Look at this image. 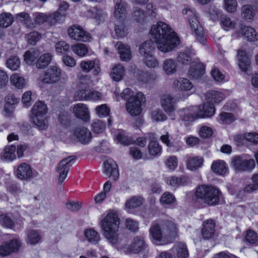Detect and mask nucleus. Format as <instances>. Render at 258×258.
I'll use <instances>...</instances> for the list:
<instances>
[{
    "mask_svg": "<svg viewBox=\"0 0 258 258\" xmlns=\"http://www.w3.org/2000/svg\"><path fill=\"white\" fill-rule=\"evenodd\" d=\"M203 159L199 157H190L186 162V167L191 171H195L202 167Z\"/></svg>",
    "mask_w": 258,
    "mask_h": 258,
    "instance_id": "obj_35",
    "label": "nucleus"
},
{
    "mask_svg": "<svg viewBox=\"0 0 258 258\" xmlns=\"http://www.w3.org/2000/svg\"><path fill=\"white\" fill-rule=\"evenodd\" d=\"M192 56L189 52H180L177 56V61L181 64L187 65L191 61Z\"/></svg>",
    "mask_w": 258,
    "mask_h": 258,
    "instance_id": "obj_47",
    "label": "nucleus"
},
{
    "mask_svg": "<svg viewBox=\"0 0 258 258\" xmlns=\"http://www.w3.org/2000/svg\"><path fill=\"white\" fill-rule=\"evenodd\" d=\"M175 251L178 258H187L188 253L185 245L181 242L176 243L171 249Z\"/></svg>",
    "mask_w": 258,
    "mask_h": 258,
    "instance_id": "obj_40",
    "label": "nucleus"
},
{
    "mask_svg": "<svg viewBox=\"0 0 258 258\" xmlns=\"http://www.w3.org/2000/svg\"><path fill=\"white\" fill-rule=\"evenodd\" d=\"M114 31L116 36L119 38H123L128 34V30L124 25L123 21L119 20L115 23Z\"/></svg>",
    "mask_w": 258,
    "mask_h": 258,
    "instance_id": "obj_42",
    "label": "nucleus"
},
{
    "mask_svg": "<svg viewBox=\"0 0 258 258\" xmlns=\"http://www.w3.org/2000/svg\"><path fill=\"white\" fill-rule=\"evenodd\" d=\"M204 73V66L203 63L194 61L188 71V74L194 79H198Z\"/></svg>",
    "mask_w": 258,
    "mask_h": 258,
    "instance_id": "obj_28",
    "label": "nucleus"
},
{
    "mask_svg": "<svg viewBox=\"0 0 258 258\" xmlns=\"http://www.w3.org/2000/svg\"><path fill=\"white\" fill-rule=\"evenodd\" d=\"M213 134L212 129L209 126H203L199 131V135L203 138H208L211 136Z\"/></svg>",
    "mask_w": 258,
    "mask_h": 258,
    "instance_id": "obj_63",
    "label": "nucleus"
},
{
    "mask_svg": "<svg viewBox=\"0 0 258 258\" xmlns=\"http://www.w3.org/2000/svg\"><path fill=\"white\" fill-rule=\"evenodd\" d=\"M155 49L154 43L152 40H148L142 43L139 48L140 53L144 56L152 54Z\"/></svg>",
    "mask_w": 258,
    "mask_h": 258,
    "instance_id": "obj_36",
    "label": "nucleus"
},
{
    "mask_svg": "<svg viewBox=\"0 0 258 258\" xmlns=\"http://www.w3.org/2000/svg\"><path fill=\"white\" fill-rule=\"evenodd\" d=\"M89 90L87 86H84V88L80 89L77 90L74 95V98L76 101L78 100H88Z\"/></svg>",
    "mask_w": 258,
    "mask_h": 258,
    "instance_id": "obj_48",
    "label": "nucleus"
},
{
    "mask_svg": "<svg viewBox=\"0 0 258 258\" xmlns=\"http://www.w3.org/2000/svg\"><path fill=\"white\" fill-rule=\"evenodd\" d=\"M163 70L167 75H171L177 71V64L172 58L166 59L162 64Z\"/></svg>",
    "mask_w": 258,
    "mask_h": 258,
    "instance_id": "obj_30",
    "label": "nucleus"
},
{
    "mask_svg": "<svg viewBox=\"0 0 258 258\" xmlns=\"http://www.w3.org/2000/svg\"><path fill=\"white\" fill-rule=\"evenodd\" d=\"M225 8L230 13L234 12L236 10L237 2L236 0H224Z\"/></svg>",
    "mask_w": 258,
    "mask_h": 258,
    "instance_id": "obj_59",
    "label": "nucleus"
},
{
    "mask_svg": "<svg viewBox=\"0 0 258 258\" xmlns=\"http://www.w3.org/2000/svg\"><path fill=\"white\" fill-rule=\"evenodd\" d=\"M162 226L161 221H154L151 224L149 229L152 241L156 245H164L166 243L164 239V238L166 237L165 236Z\"/></svg>",
    "mask_w": 258,
    "mask_h": 258,
    "instance_id": "obj_11",
    "label": "nucleus"
},
{
    "mask_svg": "<svg viewBox=\"0 0 258 258\" xmlns=\"http://www.w3.org/2000/svg\"><path fill=\"white\" fill-rule=\"evenodd\" d=\"M74 112L76 116L86 121L90 119L89 112L87 106L82 103H78L74 106Z\"/></svg>",
    "mask_w": 258,
    "mask_h": 258,
    "instance_id": "obj_26",
    "label": "nucleus"
},
{
    "mask_svg": "<svg viewBox=\"0 0 258 258\" xmlns=\"http://www.w3.org/2000/svg\"><path fill=\"white\" fill-rule=\"evenodd\" d=\"M183 15L188 16V21L191 29L194 31L197 40L204 44L206 38L204 35L203 29L198 19L197 14L194 10L186 9L182 11Z\"/></svg>",
    "mask_w": 258,
    "mask_h": 258,
    "instance_id": "obj_6",
    "label": "nucleus"
},
{
    "mask_svg": "<svg viewBox=\"0 0 258 258\" xmlns=\"http://www.w3.org/2000/svg\"><path fill=\"white\" fill-rule=\"evenodd\" d=\"M255 161L249 159L247 155H237L233 157L231 161V166L236 171H250L255 167Z\"/></svg>",
    "mask_w": 258,
    "mask_h": 258,
    "instance_id": "obj_8",
    "label": "nucleus"
},
{
    "mask_svg": "<svg viewBox=\"0 0 258 258\" xmlns=\"http://www.w3.org/2000/svg\"><path fill=\"white\" fill-rule=\"evenodd\" d=\"M116 139L119 143L123 145H128L132 142L131 139L122 133H119L117 135Z\"/></svg>",
    "mask_w": 258,
    "mask_h": 258,
    "instance_id": "obj_64",
    "label": "nucleus"
},
{
    "mask_svg": "<svg viewBox=\"0 0 258 258\" xmlns=\"http://www.w3.org/2000/svg\"><path fill=\"white\" fill-rule=\"evenodd\" d=\"M6 66L12 71L17 70L20 66V60L18 56H11L6 61Z\"/></svg>",
    "mask_w": 258,
    "mask_h": 258,
    "instance_id": "obj_46",
    "label": "nucleus"
},
{
    "mask_svg": "<svg viewBox=\"0 0 258 258\" xmlns=\"http://www.w3.org/2000/svg\"><path fill=\"white\" fill-rule=\"evenodd\" d=\"M237 34L238 37L243 36L249 41H255L258 40L257 33L253 28L250 26H242L237 30Z\"/></svg>",
    "mask_w": 258,
    "mask_h": 258,
    "instance_id": "obj_19",
    "label": "nucleus"
},
{
    "mask_svg": "<svg viewBox=\"0 0 258 258\" xmlns=\"http://www.w3.org/2000/svg\"><path fill=\"white\" fill-rule=\"evenodd\" d=\"M14 21V18L11 14L3 13L0 14V27L7 28L11 25Z\"/></svg>",
    "mask_w": 258,
    "mask_h": 258,
    "instance_id": "obj_44",
    "label": "nucleus"
},
{
    "mask_svg": "<svg viewBox=\"0 0 258 258\" xmlns=\"http://www.w3.org/2000/svg\"><path fill=\"white\" fill-rule=\"evenodd\" d=\"M119 219L114 212L109 213L100 221L103 234L112 245L117 246L120 242L118 230Z\"/></svg>",
    "mask_w": 258,
    "mask_h": 258,
    "instance_id": "obj_2",
    "label": "nucleus"
},
{
    "mask_svg": "<svg viewBox=\"0 0 258 258\" xmlns=\"http://www.w3.org/2000/svg\"><path fill=\"white\" fill-rule=\"evenodd\" d=\"M89 12L92 14V17L95 19H100L104 15H105V12L102 9H99L97 7H95L89 10Z\"/></svg>",
    "mask_w": 258,
    "mask_h": 258,
    "instance_id": "obj_62",
    "label": "nucleus"
},
{
    "mask_svg": "<svg viewBox=\"0 0 258 258\" xmlns=\"http://www.w3.org/2000/svg\"><path fill=\"white\" fill-rule=\"evenodd\" d=\"M52 58V55L50 53H45L42 54L36 62L37 68L41 69L45 68L51 62Z\"/></svg>",
    "mask_w": 258,
    "mask_h": 258,
    "instance_id": "obj_39",
    "label": "nucleus"
},
{
    "mask_svg": "<svg viewBox=\"0 0 258 258\" xmlns=\"http://www.w3.org/2000/svg\"><path fill=\"white\" fill-rule=\"evenodd\" d=\"M241 15L246 20H251L253 17L252 7L249 5L243 6L241 9Z\"/></svg>",
    "mask_w": 258,
    "mask_h": 258,
    "instance_id": "obj_54",
    "label": "nucleus"
},
{
    "mask_svg": "<svg viewBox=\"0 0 258 258\" xmlns=\"http://www.w3.org/2000/svg\"><path fill=\"white\" fill-rule=\"evenodd\" d=\"M175 201L174 196L169 192H164L160 199V202L162 205H171Z\"/></svg>",
    "mask_w": 258,
    "mask_h": 258,
    "instance_id": "obj_52",
    "label": "nucleus"
},
{
    "mask_svg": "<svg viewBox=\"0 0 258 258\" xmlns=\"http://www.w3.org/2000/svg\"><path fill=\"white\" fill-rule=\"evenodd\" d=\"M221 24L225 30L234 28L235 23L231 19L227 16H223L221 17Z\"/></svg>",
    "mask_w": 258,
    "mask_h": 258,
    "instance_id": "obj_57",
    "label": "nucleus"
},
{
    "mask_svg": "<svg viewBox=\"0 0 258 258\" xmlns=\"http://www.w3.org/2000/svg\"><path fill=\"white\" fill-rule=\"evenodd\" d=\"M122 61H128L131 59L132 53L130 46L121 42H118L115 45Z\"/></svg>",
    "mask_w": 258,
    "mask_h": 258,
    "instance_id": "obj_23",
    "label": "nucleus"
},
{
    "mask_svg": "<svg viewBox=\"0 0 258 258\" xmlns=\"http://www.w3.org/2000/svg\"><path fill=\"white\" fill-rule=\"evenodd\" d=\"M84 234L87 240L91 243L96 244L100 240V234L93 229L85 230Z\"/></svg>",
    "mask_w": 258,
    "mask_h": 258,
    "instance_id": "obj_38",
    "label": "nucleus"
},
{
    "mask_svg": "<svg viewBox=\"0 0 258 258\" xmlns=\"http://www.w3.org/2000/svg\"><path fill=\"white\" fill-rule=\"evenodd\" d=\"M162 228L166 237L174 238L177 234L178 225L174 220L161 221Z\"/></svg>",
    "mask_w": 258,
    "mask_h": 258,
    "instance_id": "obj_16",
    "label": "nucleus"
},
{
    "mask_svg": "<svg viewBox=\"0 0 258 258\" xmlns=\"http://www.w3.org/2000/svg\"><path fill=\"white\" fill-rule=\"evenodd\" d=\"M17 177L21 180H26L32 176V169L29 165L27 163L20 164L16 172Z\"/></svg>",
    "mask_w": 258,
    "mask_h": 258,
    "instance_id": "obj_25",
    "label": "nucleus"
},
{
    "mask_svg": "<svg viewBox=\"0 0 258 258\" xmlns=\"http://www.w3.org/2000/svg\"><path fill=\"white\" fill-rule=\"evenodd\" d=\"M92 130L96 134L103 132L105 129V123L99 119L95 120L92 124Z\"/></svg>",
    "mask_w": 258,
    "mask_h": 258,
    "instance_id": "obj_56",
    "label": "nucleus"
},
{
    "mask_svg": "<svg viewBox=\"0 0 258 258\" xmlns=\"http://www.w3.org/2000/svg\"><path fill=\"white\" fill-rule=\"evenodd\" d=\"M225 98L224 94L219 91L211 90L206 95V99L210 104H218Z\"/></svg>",
    "mask_w": 258,
    "mask_h": 258,
    "instance_id": "obj_29",
    "label": "nucleus"
},
{
    "mask_svg": "<svg viewBox=\"0 0 258 258\" xmlns=\"http://www.w3.org/2000/svg\"><path fill=\"white\" fill-rule=\"evenodd\" d=\"M125 74V69L121 64L115 65L112 69L110 73V77L112 80L115 81L121 80Z\"/></svg>",
    "mask_w": 258,
    "mask_h": 258,
    "instance_id": "obj_33",
    "label": "nucleus"
},
{
    "mask_svg": "<svg viewBox=\"0 0 258 258\" xmlns=\"http://www.w3.org/2000/svg\"><path fill=\"white\" fill-rule=\"evenodd\" d=\"M145 102V97L141 92L136 94L135 98H132L127 101L126 108L127 112L133 116H137L140 114L142 111L141 104Z\"/></svg>",
    "mask_w": 258,
    "mask_h": 258,
    "instance_id": "obj_12",
    "label": "nucleus"
},
{
    "mask_svg": "<svg viewBox=\"0 0 258 258\" xmlns=\"http://www.w3.org/2000/svg\"><path fill=\"white\" fill-rule=\"evenodd\" d=\"M215 233V222L212 219L204 221L203 223V228L201 235L204 239L209 240L212 238Z\"/></svg>",
    "mask_w": 258,
    "mask_h": 258,
    "instance_id": "obj_17",
    "label": "nucleus"
},
{
    "mask_svg": "<svg viewBox=\"0 0 258 258\" xmlns=\"http://www.w3.org/2000/svg\"><path fill=\"white\" fill-rule=\"evenodd\" d=\"M150 34L157 44V48L163 52L173 50L180 43L176 33L166 23L158 22L150 30Z\"/></svg>",
    "mask_w": 258,
    "mask_h": 258,
    "instance_id": "obj_1",
    "label": "nucleus"
},
{
    "mask_svg": "<svg viewBox=\"0 0 258 258\" xmlns=\"http://www.w3.org/2000/svg\"><path fill=\"white\" fill-rule=\"evenodd\" d=\"M62 71L57 66H50L47 69L40 77V81L45 84H54L59 82L61 79L67 80V77H61Z\"/></svg>",
    "mask_w": 258,
    "mask_h": 258,
    "instance_id": "obj_7",
    "label": "nucleus"
},
{
    "mask_svg": "<svg viewBox=\"0 0 258 258\" xmlns=\"http://www.w3.org/2000/svg\"><path fill=\"white\" fill-rule=\"evenodd\" d=\"M126 3L120 1L114 7V16L118 20L123 21L126 15Z\"/></svg>",
    "mask_w": 258,
    "mask_h": 258,
    "instance_id": "obj_32",
    "label": "nucleus"
},
{
    "mask_svg": "<svg viewBox=\"0 0 258 258\" xmlns=\"http://www.w3.org/2000/svg\"><path fill=\"white\" fill-rule=\"evenodd\" d=\"M237 57L238 58V64L240 69L245 72H247L250 68V62L249 58L246 55L245 51L238 50L237 51Z\"/></svg>",
    "mask_w": 258,
    "mask_h": 258,
    "instance_id": "obj_27",
    "label": "nucleus"
},
{
    "mask_svg": "<svg viewBox=\"0 0 258 258\" xmlns=\"http://www.w3.org/2000/svg\"><path fill=\"white\" fill-rule=\"evenodd\" d=\"M10 82L13 86L18 89H22L25 85L24 78L17 73H14L11 76Z\"/></svg>",
    "mask_w": 258,
    "mask_h": 258,
    "instance_id": "obj_43",
    "label": "nucleus"
},
{
    "mask_svg": "<svg viewBox=\"0 0 258 258\" xmlns=\"http://www.w3.org/2000/svg\"><path fill=\"white\" fill-rule=\"evenodd\" d=\"M143 201V198L140 197H133L126 202L125 206L130 209L136 208L142 204Z\"/></svg>",
    "mask_w": 258,
    "mask_h": 258,
    "instance_id": "obj_49",
    "label": "nucleus"
},
{
    "mask_svg": "<svg viewBox=\"0 0 258 258\" xmlns=\"http://www.w3.org/2000/svg\"><path fill=\"white\" fill-rule=\"evenodd\" d=\"M73 51L80 56H84L88 52V49L86 45L82 43H79L72 46Z\"/></svg>",
    "mask_w": 258,
    "mask_h": 258,
    "instance_id": "obj_51",
    "label": "nucleus"
},
{
    "mask_svg": "<svg viewBox=\"0 0 258 258\" xmlns=\"http://www.w3.org/2000/svg\"><path fill=\"white\" fill-rule=\"evenodd\" d=\"M193 87L192 84L187 79L179 78L174 81L172 88L176 91H187Z\"/></svg>",
    "mask_w": 258,
    "mask_h": 258,
    "instance_id": "obj_22",
    "label": "nucleus"
},
{
    "mask_svg": "<svg viewBox=\"0 0 258 258\" xmlns=\"http://www.w3.org/2000/svg\"><path fill=\"white\" fill-rule=\"evenodd\" d=\"M144 62L149 68H155L159 66L158 60L152 54L144 56Z\"/></svg>",
    "mask_w": 258,
    "mask_h": 258,
    "instance_id": "obj_53",
    "label": "nucleus"
},
{
    "mask_svg": "<svg viewBox=\"0 0 258 258\" xmlns=\"http://www.w3.org/2000/svg\"><path fill=\"white\" fill-rule=\"evenodd\" d=\"M166 183L173 187H178L184 185L187 182V178L184 176L177 177L176 176H170L166 178Z\"/></svg>",
    "mask_w": 258,
    "mask_h": 258,
    "instance_id": "obj_41",
    "label": "nucleus"
},
{
    "mask_svg": "<svg viewBox=\"0 0 258 258\" xmlns=\"http://www.w3.org/2000/svg\"><path fill=\"white\" fill-rule=\"evenodd\" d=\"M32 120L33 123L40 130L47 128L48 121L46 117L47 107L42 101H37L31 109Z\"/></svg>",
    "mask_w": 258,
    "mask_h": 258,
    "instance_id": "obj_5",
    "label": "nucleus"
},
{
    "mask_svg": "<svg viewBox=\"0 0 258 258\" xmlns=\"http://www.w3.org/2000/svg\"><path fill=\"white\" fill-rule=\"evenodd\" d=\"M72 156L61 160L58 164L56 171L59 174L58 182L61 183L66 179L72 165L71 162L75 160Z\"/></svg>",
    "mask_w": 258,
    "mask_h": 258,
    "instance_id": "obj_14",
    "label": "nucleus"
},
{
    "mask_svg": "<svg viewBox=\"0 0 258 258\" xmlns=\"http://www.w3.org/2000/svg\"><path fill=\"white\" fill-rule=\"evenodd\" d=\"M16 19L21 22L24 21L26 26L28 28H35V24H31V20L29 15L25 12H22L16 15Z\"/></svg>",
    "mask_w": 258,
    "mask_h": 258,
    "instance_id": "obj_45",
    "label": "nucleus"
},
{
    "mask_svg": "<svg viewBox=\"0 0 258 258\" xmlns=\"http://www.w3.org/2000/svg\"><path fill=\"white\" fill-rule=\"evenodd\" d=\"M219 117L222 123L224 124H230L235 120L233 114L228 112H222L220 114Z\"/></svg>",
    "mask_w": 258,
    "mask_h": 258,
    "instance_id": "obj_58",
    "label": "nucleus"
},
{
    "mask_svg": "<svg viewBox=\"0 0 258 258\" xmlns=\"http://www.w3.org/2000/svg\"><path fill=\"white\" fill-rule=\"evenodd\" d=\"M74 134L83 144L88 143L92 138L91 132L85 127H77L74 131Z\"/></svg>",
    "mask_w": 258,
    "mask_h": 258,
    "instance_id": "obj_24",
    "label": "nucleus"
},
{
    "mask_svg": "<svg viewBox=\"0 0 258 258\" xmlns=\"http://www.w3.org/2000/svg\"><path fill=\"white\" fill-rule=\"evenodd\" d=\"M64 21V14H61L59 12H55L48 16L41 13L36 14L34 22H31V24H35V27L37 24L41 25L44 22H48L49 25L53 26L57 23H61Z\"/></svg>",
    "mask_w": 258,
    "mask_h": 258,
    "instance_id": "obj_9",
    "label": "nucleus"
},
{
    "mask_svg": "<svg viewBox=\"0 0 258 258\" xmlns=\"http://www.w3.org/2000/svg\"><path fill=\"white\" fill-rule=\"evenodd\" d=\"M16 147L11 145L6 146L1 155V159L3 161H11L16 159Z\"/></svg>",
    "mask_w": 258,
    "mask_h": 258,
    "instance_id": "obj_34",
    "label": "nucleus"
},
{
    "mask_svg": "<svg viewBox=\"0 0 258 258\" xmlns=\"http://www.w3.org/2000/svg\"><path fill=\"white\" fill-rule=\"evenodd\" d=\"M147 245L143 236H137L132 240L131 244H126L120 248L126 253H138L145 250Z\"/></svg>",
    "mask_w": 258,
    "mask_h": 258,
    "instance_id": "obj_10",
    "label": "nucleus"
},
{
    "mask_svg": "<svg viewBox=\"0 0 258 258\" xmlns=\"http://www.w3.org/2000/svg\"><path fill=\"white\" fill-rule=\"evenodd\" d=\"M221 191L216 187L203 184L199 186L195 192L196 197L208 206H214L219 202Z\"/></svg>",
    "mask_w": 258,
    "mask_h": 258,
    "instance_id": "obj_4",
    "label": "nucleus"
},
{
    "mask_svg": "<svg viewBox=\"0 0 258 258\" xmlns=\"http://www.w3.org/2000/svg\"><path fill=\"white\" fill-rule=\"evenodd\" d=\"M95 109L97 114L100 117L108 115L110 111L109 108L106 104L98 106Z\"/></svg>",
    "mask_w": 258,
    "mask_h": 258,
    "instance_id": "obj_61",
    "label": "nucleus"
},
{
    "mask_svg": "<svg viewBox=\"0 0 258 258\" xmlns=\"http://www.w3.org/2000/svg\"><path fill=\"white\" fill-rule=\"evenodd\" d=\"M68 31L69 36L76 41L87 42L92 38L89 33L79 26L73 25L68 29Z\"/></svg>",
    "mask_w": 258,
    "mask_h": 258,
    "instance_id": "obj_13",
    "label": "nucleus"
},
{
    "mask_svg": "<svg viewBox=\"0 0 258 258\" xmlns=\"http://www.w3.org/2000/svg\"><path fill=\"white\" fill-rule=\"evenodd\" d=\"M80 66L82 70L86 73H88L91 70H94V74L97 75L100 72L99 61L97 59L82 61Z\"/></svg>",
    "mask_w": 258,
    "mask_h": 258,
    "instance_id": "obj_21",
    "label": "nucleus"
},
{
    "mask_svg": "<svg viewBox=\"0 0 258 258\" xmlns=\"http://www.w3.org/2000/svg\"><path fill=\"white\" fill-rule=\"evenodd\" d=\"M211 169L215 173L223 175L227 172L228 167L224 161L218 160L213 162Z\"/></svg>",
    "mask_w": 258,
    "mask_h": 258,
    "instance_id": "obj_31",
    "label": "nucleus"
},
{
    "mask_svg": "<svg viewBox=\"0 0 258 258\" xmlns=\"http://www.w3.org/2000/svg\"><path fill=\"white\" fill-rule=\"evenodd\" d=\"M26 242L28 244L35 245L40 242L41 236L39 231L30 230L27 234Z\"/></svg>",
    "mask_w": 258,
    "mask_h": 258,
    "instance_id": "obj_37",
    "label": "nucleus"
},
{
    "mask_svg": "<svg viewBox=\"0 0 258 258\" xmlns=\"http://www.w3.org/2000/svg\"><path fill=\"white\" fill-rule=\"evenodd\" d=\"M26 38L29 43L34 45L41 38V35L37 31H33L27 34Z\"/></svg>",
    "mask_w": 258,
    "mask_h": 258,
    "instance_id": "obj_55",
    "label": "nucleus"
},
{
    "mask_svg": "<svg viewBox=\"0 0 258 258\" xmlns=\"http://www.w3.org/2000/svg\"><path fill=\"white\" fill-rule=\"evenodd\" d=\"M21 242L18 239H13L9 242H3L0 245V255L7 256L18 250Z\"/></svg>",
    "mask_w": 258,
    "mask_h": 258,
    "instance_id": "obj_15",
    "label": "nucleus"
},
{
    "mask_svg": "<svg viewBox=\"0 0 258 258\" xmlns=\"http://www.w3.org/2000/svg\"><path fill=\"white\" fill-rule=\"evenodd\" d=\"M160 103L164 111L169 115L173 113L176 110L174 99L170 95H162L161 97Z\"/></svg>",
    "mask_w": 258,
    "mask_h": 258,
    "instance_id": "obj_18",
    "label": "nucleus"
},
{
    "mask_svg": "<svg viewBox=\"0 0 258 258\" xmlns=\"http://www.w3.org/2000/svg\"><path fill=\"white\" fill-rule=\"evenodd\" d=\"M215 112L214 104L207 101L202 105L185 108L180 111V115L182 120L185 122H192L199 118L210 117Z\"/></svg>",
    "mask_w": 258,
    "mask_h": 258,
    "instance_id": "obj_3",
    "label": "nucleus"
},
{
    "mask_svg": "<svg viewBox=\"0 0 258 258\" xmlns=\"http://www.w3.org/2000/svg\"><path fill=\"white\" fill-rule=\"evenodd\" d=\"M70 49L69 45L65 41H59L55 45L56 51L59 53H63L68 51Z\"/></svg>",
    "mask_w": 258,
    "mask_h": 258,
    "instance_id": "obj_60",
    "label": "nucleus"
},
{
    "mask_svg": "<svg viewBox=\"0 0 258 258\" xmlns=\"http://www.w3.org/2000/svg\"><path fill=\"white\" fill-rule=\"evenodd\" d=\"M104 172L106 175L109 176H112L114 181H116L119 177L117 165L111 159L104 162Z\"/></svg>",
    "mask_w": 258,
    "mask_h": 258,
    "instance_id": "obj_20",
    "label": "nucleus"
},
{
    "mask_svg": "<svg viewBox=\"0 0 258 258\" xmlns=\"http://www.w3.org/2000/svg\"><path fill=\"white\" fill-rule=\"evenodd\" d=\"M148 150L151 155L155 156L160 153L161 148L157 141L151 140L148 145Z\"/></svg>",
    "mask_w": 258,
    "mask_h": 258,
    "instance_id": "obj_50",
    "label": "nucleus"
}]
</instances>
